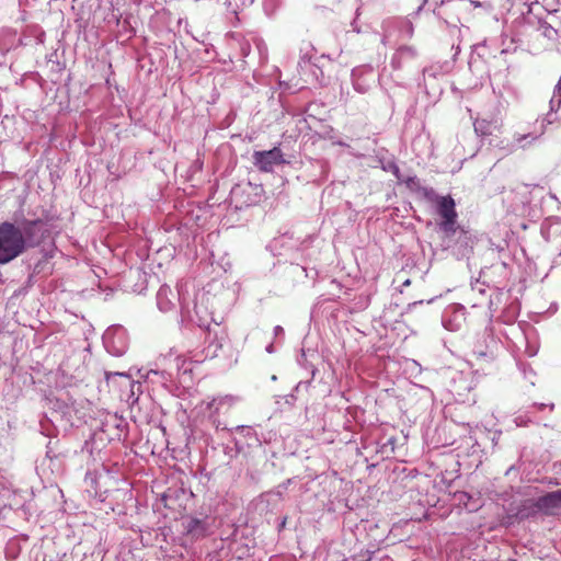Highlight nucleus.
I'll use <instances>...</instances> for the list:
<instances>
[{
    "label": "nucleus",
    "instance_id": "24",
    "mask_svg": "<svg viewBox=\"0 0 561 561\" xmlns=\"http://www.w3.org/2000/svg\"><path fill=\"white\" fill-rule=\"evenodd\" d=\"M266 352L267 353H273L274 352V345L273 343H271L270 345L266 346Z\"/></svg>",
    "mask_w": 561,
    "mask_h": 561
},
{
    "label": "nucleus",
    "instance_id": "1",
    "mask_svg": "<svg viewBox=\"0 0 561 561\" xmlns=\"http://www.w3.org/2000/svg\"><path fill=\"white\" fill-rule=\"evenodd\" d=\"M49 236L48 222L41 218L15 216L0 224V264H7L27 249L38 247Z\"/></svg>",
    "mask_w": 561,
    "mask_h": 561
},
{
    "label": "nucleus",
    "instance_id": "6",
    "mask_svg": "<svg viewBox=\"0 0 561 561\" xmlns=\"http://www.w3.org/2000/svg\"><path fill=\"white\" fill-rule=\"evenodd\" d=\"M534 507L546 516L561 515V489L547 493L536 500Z\"/></svg>",
    "mask_w": 561,
    "mask_h": 561
},
{
    "label": "nucleus",
    "instance_id": "16",
    "mask_svg": "<svg viewBox=\"0 0 561 561\" xmlns=\"http://www.w3.org/2000/svg\"><path fill=\"white\" fill-rule=\"evenodd\" d=\"M308 356L314 357V356H317V354H316V352L310 351V350L308 352H306L305 350H301V354L298 356L297 362L299 365L304 366L305 368L310 369L311 373L313 374L314 367L311 364L309 365Z\"/></svg>",
    "mask_w": 561,
    "mask_h": 561
},
{
    "label": "nucleus",
    "instance_id": "7",
    "mask_svg": "<svg viewBox=\"0 0 561 561\" xmlns=\"http://www.w3.org/2000/svg\"><path fill=\"white\" fill-rule=\"evenodd\" d=\"M553 113L554 112L550 111L542 118L538 133L537 131H529V133H526V134H518V133H516L513 136V144H512L511 150H514L516 147L524 149L529 144H531L533 141H535L538 138H540L543 135V133L546 130V127L554 122L556 117L553 116Z\"/></svg>",
    "mask_w": 561,
    "mask_h": 561
},
{
    "label": "nucleus",
    "instance_id": "26",
    "mask_svg": "<svg viewBox=\"0 0 561 561\" xmlns=\"http://www.w3.org/2000/svg\"><path fill=\"white\" fill-rule=\"evenodd\" d=\"M528 202H529V201H528V198H527V197H525L524 199H522V201H520V203H522V205H523V206H525L526 204H528Z\"/></svg>",
    "mask_w": 561,
    "mask_h": 561
},
{
    "label": "nucleus",
    "instance_id": "22",
    "mask_svg": "<svg viewBox=\"0 0 561 561\" xmlns=\"http://www.w3.org/2000/svg\"><path fill=\"white\" fill-rule=\"evenodd\" d=\"M254 0H240V4L243 7H249L253 3Z\"/></svg>",
    "mask_w": 561,
    "mask_h": 561
},
{
    "label": "nucleus",
    "instance_id": "11",
    "mask_svg": "<svg viewBox=\"0 0 561 561\" xmlns=\"http://www.w3.org/2000/svg\"><path fill=\"white\" fill-rule=\"evenodd\" d=\"M172 297H174L172 289L168 285H162L157 293L158 308L163 312L171 310L173 307Z\"/></svg>",
    "mask_w": 561,
    "mask_h": 561
},
{
    "label": "nucleus",
    "instance_id": "19",
    "mask_svg": "<svg viewBox=\"0 0 561 561\" xmlns=\"http://www.w3.org/2000/svg\"><path fill=\"white\" fill-rule=\"evenodd\" d=\"M558 92L554 91V94H557ZM560 98L559 99H556V95L552 96V99L550 100V111L551 112H557L560 106H561V95H559Z\"/></svg>",
    "mask_w": 561,
    "mask_h": 561
},
{
    "label": "nucleus",
    "instance_id": "29",
    "mask_svg": "<svg viewBox=\"0 0 561 561\" xmlns=\"http://www.w3.org/2000/svg\"><path fill=\"white\" fill-rule=\"evenodd\" d=\"M420 10H422V5L419 7L417 11L415 12V14H417L420 12Z\"/></svg>",
    "mask_w": 561,
    "mask_h": 561
},
{
    "label": "nucleus",
    "instance_id": "12",
    "mask_svg": "<svg viewBox=\"0 0 561 561\" xmlns=\"http://www.w3.org/2000/svg\"><path fill=\"white\" fill-rule=\"evenodd\" d=\"M186 533L193 537H202L206 533V525L203 519L191 518L186 524Z\"/></svg>",
    "mask_w": 561,
    "mask_h": 561
},
{
    "label": "nucleus",
    "instance_id": "15",
    "mask_svg": "<svg viewBox=\"0 0 561 561\" xmlns=\"http://www.w3.org/2000/svg\"><path fill=\"white\" fill-rule=\"evenodd\" d=\"M473 356L479 359H484L486 362H490L494 358V352L490 345H486L485 348H481L479 346H476L472 352Z\"/></svg>",
    "mask_w": 561,
    "mask_h": 561
},
{
    "label": "nucleus",
    "instance_id": "10",
    "mask_svg": "<svg viewBox=\"0 0 561 561\" xmlns=\"http://www.w3.org/2000/svg\"><path fill=\"white\" fill-rule=\"evenodd\" d=\"M417 57V50L413 46H400L392 55L390 65L393 70L402 69L405 61L413 60Z\"/></svg>",
    "mask_w": 561,
    "mask_h": 561
},
{
    "label": "nucleus",
    "instance_id": "17",
    "mask_svg": "<svg viewBox=\"0 0 561 561\" xmlns=\"http://www.w3.org/2000/svg\"><path fill=\"white\" fill-rule=\"evenodd\" d=\"M289 274L294 275V276H301L304 275L305 277H307V274H306V268L298 265V264H291L289 266Z\"/></svg>",
    "mask_w": 561,
    "mask_h": 561
},
{
    "label": "nucleus",
    "instance_id": "8",
    "mask_svg": "<svg viewBox=\"0 0 561 561\" xmlns=\"http://www.w3.org/2000/svg\"><path fill=\"white\" fill-rule=\"evenodd\" d=\"M466 309L460 305L448 306L442 317L444 328L450 332L459 331L466 321Z\"/></svg>",
    "mask_w": 561,
    "mask_h": 561
},
{
    "label": "nucleus",
    "instance_id": "30",
    "mask_svg": "<svg viewBox=\"0 0 561 561\" xmlns=\"http://www.w3.org/2000/svg\"><path fill=\"white\" fill-rule=\"evenodd\" d=\"M340 146H345V144L343 141H339L337 142Z\"/></svg>",
    "mask_w": 561,
    "mask_h": 561
},
{
    "label": "nucleus",
    "instance_id": "3",
    "mask_svg": "<svg viewBox=\"0 0 561 561\" xmlns=\"http://www.w3.org/2000/svg\"><path fill=\"white\" fill-rule=\"evenodd\" d=\"M114 377H121L125 379V382H129L130 386H141L142 383H152L159 386H167L169 381V375L163 370L148 369V368H136L130 367L126 373H105V379L107 382L113 381Z\"/></svg>",
    "mask_w": 561,
    "mask_h": 561
},
{
    "label": "nucleus",
    "instance_id": "4",
    "mask_svg": "<svg viewBox=\"0 0 561 561\" xmlns=\"http://www.w3.org/2000/svg\"><path fill=\"white\" fill-rule=\"evenodd\" d=\"M102 341L106 352L113 356H122L128 348L127 331L121 325L107 328Z\"/></svg>",
    "mask_w": 561,
    "mask_h": 561
},
{
    "label": "nucleus",
    "instance_id": "31",
    "mask_svg": "<svg viewBox=\"0 0 561 561\" xmlns=\"http://www.w3.org/2000/svg\"><path fill=\"white\" fill-rule=\"evenodd\" d=\"M194 310H195V313L198 314L197 306H195Z\"/></svg>",
    "mask_w": 561,
    "mask_h": 561
},
{
    "label": "nucleus",
    "instance_id": "25",
    "mask_svg": "<svg viewBox=\"0 0 561 561\" xmlns=\"http://www.w3.org/2000/svg\"><path fill=\"white\" fill-rule=\"evenodd\" d=\"M354 88H355L357 91L362 92V93H364V92H365V90L362 88V85H358V84H356V83H355V84H354Z\"/></svg>",
    "mask_w": 561,
    "mask_h": 561
},
{
    "label": "nucleus",
    "instance_id": "14",
    "mask_svg": "<svg viewBox=\"0 0 561 561\" xmlns=\"http://www.w3.org/2000/svg\"><path fill=\"white\" fill-rule=\"evenodd\" d=\"M442 75H443V72H442V68L439 66L433 65V66L424 68L423 80H424L425 87H427V83L431 80H436Z\"/></svg>",
    "mask_w": 561,
    "mask_h": 561
},
{
    "label": "nucleus",
    "instance_id": "20",
    "mask_svg": "<svg viewBox=\"0 0 561 561\" xmlns=\"http://www.w3.org/2000/svg\"><path fill=\"white\" fill-rule=\"evenodd\" d=\"M388 170H390L397 178H399V168L397 164L390 163Z\"/></svg>",
    "mask_w": 561,
    "mask_h": 561
},
{
    "label": "nucleus",
    "instance_id": "32",
    "mask_svg": "<svg viewBox=\"0 0 561 561\" xmlns=\"http://www.w3.org/2000/svg\"><path fill=\"white\" fill-rule=\"evenodd\" d=\"M272 380H273V381H275V380H276V376H275V375H273V376H272Z\"/></svg>",
    "mask_w": 561,
    "mask_h": 561
},
{
    "label": "nucleus",
    "instance_id": "5",
    "mask_svg": "<svg viewBox=\"0 0 561 561\" xmlns=\"http://www.w3.org/2000/svg\"><path fill=\"white\" fill-rule=\"evenodd\" d=\"M252 157L253 164L262 172H272L275 167L286 163L279 147H274L271 150L254 151Z\"/></svg>",
    "mask_w": 561,
    "mask_h": 561
},
{
    "label": "nucleus",
    "instance_id": "13",
    "mask_svg": "<svg viewBox=\"0 0 561 561\" xmlns=\"http://www.w3.org/2000/svg\"><path fill=\"white\" fill-rule=\"evenodd\" d=\"M396 25L399 30V33H400V39H410L412 38L413 34H414V26H413V23L411 22V20L404 18V19H399L397 22H396Z\"/></svg>",
    "mask_w": 561,
    "mask_h": 561
},
{
    "label": "nucleus",
    "instance_id": "28",
    "mask_svg": "<svg viewBox=\"0 0 561 561\" xmlns=\"http://www.w3.org/2000/svg\"><path fill=\"white\" fill-rule=\"evenodd\" d=\"M415 180H416L415 178H411L409 181L414 184Z\"/></svg>",
    "mask_w": 561,
    "mask_h": 561
},
{
    "label": "nucleus",
    "instance_id": "18",
    "mask_svg": "<svg viewBox=\"0 0 561 561\" xmlns=\"http://www.w3.org/2000/svg\"><path fill=\"white\" fill-rule=\"evenodd\" d=\"M471 290L473 293H478L479 295H484L485 285L477 279L474 283H471Z\"/></svg>",
    "mask_w": 561,
    "mask_h": 561
},
{
    "label": "nucleus",
    "instance_id": "2",
    "mask_svg": "<svg viewBox=\"0 0 561 561\" xmlns=\"http://www.w3.org/2000/svg\"><path fill=\"white\" fill-rule=\"evenodd\" d=\"M417 192L423 199L435 207L437 215L440 217L439 229L447 236L455 234L458 215L454 198L450 195H438L434 188L427 186H420Z\"/></svg>",
    "mask_w": 561,
    "mask_h": 561
},
{
    "label": "nucleus",
    "instance_id": "9",
    "mask_svg": "<svg viewBox=\"0 0 561 561\" xmlns=\"http://www.w3.org/2000/svg\"><path fill=\"white\" fill-rule=\"evenodd\" d=\"M502 126L503 121L499 115L477 118L473 123L474 131L480 136H491L500 131Z\"/></svg>",
    "mask_w": 561,
    "mask_h": 561
},
{
    "label": "nucleus",
    "instance_id": "23",
    "mask_svg": "<svg viewBox=\"0 0 561 561\" xmlns=\"http://www.w3.org/2000/svg\"><path fill=\"white\" fill-rule=\"evenodd\" d=\"M556 92H558V94L561 95V77L558 84L556 85Z\"/></svg>",
    "mask_w": 561,
    "mask_h": 561
},
{
    "label": "nucleus",
    "instance_id": "27",
    "mask_svg": "<svg viewBox=\"0 0 561 561\" xmlns=\"http://www.w3.org/2000/svg\"><path fill=\"white\" fill-rule=\"evenodd\" d=\"M198 325H199V327H206V325H207V323H206L205 321H201V322L198 323Z\"/></svg>",
    "mask_w": 561,
    "mask_h": 561
},
{
    "label": "nucleus",
    "instance_id": "21",
    "mask_svg": "<svg viewBox=\"0 0 561 561\" xmlns=\"http://www.w3.org/2000/svg\"><path fill=\"white\" fill-rule=\"evenodd\" d=\"M282 334H284V329H283V327H280V325H276V327L274 328V335H275V336H279V335H282Z\"/></svg>",
    "mask_w": 561,
    "mask_h": 561
}]
</instances>
